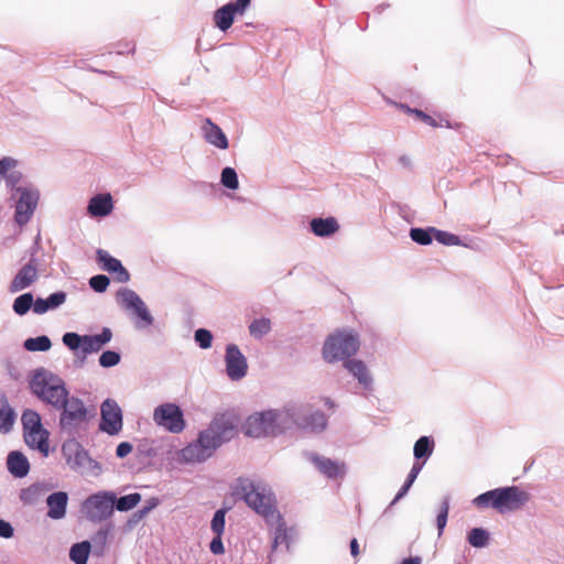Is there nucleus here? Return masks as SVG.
Wrapping results in <instances>:
<instances>
[{
    "label": "nucleus",
    "instance_id": "obj_1",
    "mask_svg": "<svg viewBox=\"0 0 564 564\" xmlns=\"http://www.w3.org/2000/svg\"><path fill=\"white\" fill-rule=\"evenodd\" d=\"M236 425L225 415L216 416L207 429L199 431L195 441L178 453V460L184 464H200L209 459L224 444L234 438Z\"/></svg>",
    "mask_w": 564,
    "mask_h": 564
},
{
    "label": "nucleus",
    "instance_id": "obj_2",
    "mask_svg": "<svg viewBox=\"0 0 564 564\" xmlns=\"http://www.w3.org/2000/svg\"><path fill=\"white\" fill-rule=\"evenodd\" d=\"M56 411H58V429L67 436L85 434L90 421L96 416L95 409L87 406L80 398L73 394Z\"/></svg>",
    "mask_w": 564,
    "mask_h": 564
},
{
    "label": "nucleus",
    "instance_id": "obj_3",
    "mask_svg": "<svg viewBox=\"0 0 564 564\" xmlns=\"http://www.w3.org/2000/svg\"><path fill=\"white\" fill-rule=\"evenodd\" d=\"M529 500V492L517 486H505L478 495L471 503L478 509L492 508L503 514L522 509Z\"/></svg>",
    "mask_w": 564,
    "mask_h": 564
},
{
    "label": "nucleus",
    "instance_id": "obj_4",
    "mask_svg": "<svg viewBox=\"0 0 564 564\" xmlns=\"http://www.w3.org/2000/svg\"><path fill=\"white\" fill-rule=\"evenodd\" d=\"M29 386L40 401L51 405L54 410L70 395L65 381L45 368L33 370Z\"/></svg>",
    "mask_w": 564,
    "mask_h": 564
},
{
    "label": "nucleus",
    "instance_id": "obj_5",
    "mask_svg": "<svg viewBox=\"0 0 564 564\" xmlns=\"http://www.w3.org/2000/svg\"><path fill=\"white\" fill-rule=\"evenodd\" d=\"M359 349V334L351 328H338L326 336L321 354L326 364H345L352 358Z\"/></svg>",
    "mask_w": 564,
    "mask_h": 564
},
{
    "label": "nucleus",
    "instance_id": "obj_6",
    "mask_svg": "<svg viewBox=\"0 0 564 564\" xmlns=\"http://www.w3.org/2000/svg\"><path fill=\"white\" fill-rule=\"evenodd\" d=\"M236 491L248 507L267 520L275 517L278 520L281 519L273 507L272 492L265 484L250 479H238Z\"/></svg>",
    "mask_w": 564,
    "mask_h": 564
},
{
    "label": "nucleus",
    "instance_id": "obj_7",
    "mask_svg": "<svg viewBox=\"0 0 564 564\" xmlns=\"http://www.w3.org/2000/svg\"><path fill=\"white\" fill-rule=\"evenodd\" d=\"M112 339V330L102 327L99 334L80 335L67 332L62 336V343L76 356V364L83 366L88 355L99 352Z\"/></svg>",
    "mask_w": 564,
    "mask_h": 564
},
{
    "label": "nucleus",
    "instance_id": "obj_8",
    "mask_svg": "<svg viewBox=\"0 0 564 564\" xmlns=\"http://www.w3.org/2000/svg\"><path fill=\"white\" fill-rule=\"evenodd\" d=\"M77 437L78 436H68L62 444V455L66 464L74 471L83 473L87 469L91 471L93 475H99L101 465L89 456Z\"/></svg>",
    "mask_w": 564,
    "mask_h": 564
},
{
    "label": "nucleus",
    "instance_id": "obj_9",
    "mask_svg": "<svg viewBox=\"0 0 564 564\" xmlns=\"http://www.w3.org/2000/svg\"><path fill=\"white\" fill-rule=\"evenodd\" d=\"M119 306L135 317V327L145 328L153 324L154 318L140 295L128 288H121L116 293Z\"/></svg>",
    "mask_w": 564,
    "mask_h": 564
},
{
    "label": "nucleus",
    "instance_id": "obj_10",
    "mask_svg": "<svg viewBox=\"0 0 564 564\" xmlns=\"http://www.w3.org/2000/svg\"><path fill=\"white\" fill-rule=\"evenodd\" d=\"M112 498H115V491L110 490H101L90 495L83 502V511L86 518L94 523L110 519L115 512Z\"/></svg>",
    "mask_w": 564,
    "mask_h": 564
},
{
    "label": "nucleus",
    "instance_id": "obj_11",
    "mask_svg": "<svg viewBox=\"0 0 564 564\" xmlns=\"http://www.w3.org/2000/svg\"><path fill=\"white\" fill-rule=\"evenodd\" d=\"M15 195L19 197L15 203L14 221L19 226H24L34 215L40 199V191L33 185H28L17 188Z\"/></svg>",
    "mask_w": 564,
    "mask_h": 564
},
{
    "label": "nucleus",
    "instance_id": "obj_12",
    "mask_svg": "<svg viewBox=\"0 0 564 564\" xmlns=\"http://www.w3.org/2000/svg\"><path fill=\"white\" fill-rule=\"evenodd\" d=\"M153 421L170 433L178 434L185 429L184 413L175 403H163L153 411Z\"/></svg>",
    "mask_w": 564,
    "mask_h": 564
},
{
    "label": "nucleus",
    "instance_id": "obj_13",
    "mask_svg": "<svg viewBox=\"0 0 564 564\" xmlns=\"http://www.w3.org/2000/svg\"><path fill=\"white\" fill-rule=\"evenodd\" d=\"M123 425L122 410L113 399H106L100 405L99 430L110 436L121 432Z\"/></svg>",
    "mask_w": 564,
    "mask_h": 564
},
{
    "label": "nucleus",
    "instance_id": "obj_14",
    "mask_svg": "<svg viewBox=\"0 0 564 564\" xmlns=\"http://www.w3.org/2000/svg\"><path fill=\"white\" fill-rule=\"evenodd\" d=\"M242 430L247 436L256 438L275 435L274 424L270 410L250 415L246 420Z\"/></svg>",
    "mask_w": 564,
    "mask_h": 564
},
{
    "label": "nucleus",
    "instance_id": "obj_15",
    "mask_svg": "<svg viewBox=\"0 0 564 564\" xmlns=\"http://www.w3.org/2000/svg\"><path fill=\"white\" fill-rule=\"evenodd\" d=\"M226 375L231 381H239L248 372V362L236 344H228L225 351Z\"/></svg>",
    "mask_w": 564,
    "mask_h": 564
},
{
    "label": "nucleus",
    "instance_id": "obj_16",
    "mask_svg": "<svg viewBox=\"0 0 564 564\" xmlns=\"http://www.w3.org/2000/svg\"><path fill=\"white\" fill-rule=\"evenodd\" d=\"M37 246V241H35ZM36 247H33L31 259L22 265L9 285L10 293H18L30 288L37 280V260L35 259Z\"/></svg>",
    "mask_w": 564,
    "mask_h": 564
},
{
    "label": "nucleus",
    "instance_id": "obj_17",
    "mask_svg": "<svg viewBox=\"0 0 564 564\" xmlns=\"http://www.w3.org/2000/svg\"><path fill=\"white\" fill-rule=\"evenodd\" d=\"M300 406L301 404L299 403L290 402L281 409H270L275 434L297 427Z\"/></svg>",
    "mask_w": 564,
    "mask_h": 564
},
{
    "label": "nucleus",
    "instance_id": "obj_18",
    "mask_svg": "<svg viewBox=\"0 0 564 564\" xmlns=\"http://www.w3.org/2000/svg\"><path fill=\"white\" fill-rule=\"evenodd\" d=\"M96 261L101 270L115 274V280L119 283H127L130 281V273L123 267L122 262L112 257L108 251L104 249L96 250Z\"/></svg>",
    "mask_w": 564,
    "mask_h": 564
},
{
    "label": "nucleus",
    "instance_id": "obj_19",
    "mask_svg": "<svg viewBox=\"0 0 564 564\" xmlns=\"http://www.w3.org/2000/svg\"><path fill=\"white\" fill-rule=\"evenodd\" d=\"M343 367L361 389L365 391L373 390V376L364 360L352 357L343 364Z\"/></svg>",
    "mask_w": 564,
    "mask_h": 564
},
{
    "label": "nucleus",
    "instance_id": "obj_20",
    "mask_svg": "<svg viewBox=\"0 0 564 564\" xmlns=\"http://www.w3.org/2000/svg\"><path fill=\"white\" fill-rule=\"evenodd\" d=\"M327 416L324 412L317 410L314 412H307L306 408L301 404L300 406V417L297 421V427L301 431L307 433H321L327 426Z\"/></svg>",
    "mask_w": 564,
    "mask_h": 564
},
{
    "label": "nucleus",
    "instance_id": "obj_21",
    "mask_svg": "<svg viewBox=\"0 0 564 564\" xmlns=\"http://www.w3.org/2000/svg\"><path fill=\"white\" fill-rule=\"evenodd\" d=\"M304 456L307 460H310L316 469L330 479H336L338 477L344 476L345 474V464L338 463L328 457H324L313 452H305Z\"/></svg>",
    "mask_w": 564,
    "mask_h": 564
},
{
    "label": "nucleus",
    "instance_id": "obj_22",
    "mask_svg": "<svg viewBox=\"0 0 564 564\" xmlns=\"http://www.w3.org/2000/svg\"><path fill=\"white\" fill-rule=\"evenodd\" d=\"M202 133L204 140L217 149L226 150L229 147V141L223 129L215 123L210 118H206L202 126Z\"/></svg>",
    "mask_w": 564,
    "mask_h": 564
},
{
    "label": "nucleus",
    "instance_id": "obj_23",
    "mask_svg": "<svg viewBox=\"0 0 564 564\" xmlns=\"http://www.w3.org/2000/svg\"><path fill=\"white\" fill-rule=\"evenodd\" d=\"M308 227L311 232L318 238H329L340 228L338 220L334 216L313 217Z\"/></svg>",
    "mask_w": 564,
    "mask_h": 564
},
{
    "label": "nucleus",
    "instance_id": "obj_24",
    "mask_svg": "<svg viewBox=\"0 0 564 564\" xmlns=\"http://www.w3.org/2000/svg\"><path fill=\"white\" fill-rule=\"evenodd\" d=\"M47 517L53 520H61L66 516L68 494L66 491H54L46 498Z\"/></svg>",
    "mask_w": 564,
    "mask_h": 564
},
{
    "label": "nucleus",
    "instance_id": "obj_25",
    "mask_svg": "<svg viewBox=\"0 0 564 564\" xmlns=\"http://www.w3.org/2000/svg\"><path fill=\"white\" fill-rule=\"evenodd\" d=\"M113 210V200L109 193L94 195L87 206V213L90 217L102 218L110 215Z\"/></svg>",
    "mask_w": 564,
    "mask_h": 564
},
{
    "label": "nucleus",
    "instance_id": "obj_26",
    "mask_svg": "<svg viewBox=\"0 0 564 564\" xmlns=\"http://www.w3.org/2000/svg\"><path fill=\"white\" fill-rule=\"evenodd\" d=\"M7 468L15 478H23L30 471V463L22 452L11 451L7 456Z\"/></svg>",
    "mask_w": 564,
    "mask_h": 564
},
{
    "label": "nucleus",
    "instance_id": "obj_27",
    "mask_svg": "<svg viewBox=\"0 0 564 564\" xmlns=\"http://www.w3.org/2000/svg\"><path fill=\"white\" fill-rule=\"evenodd\" d=\"M66 299L67 294L64 291H56L54 293H51L45 299L37 296L35 297L34 313L37 315H42L47 313L48 311L57 310L66 302Z\"/></svg>",
    "mask_w": 564,
    "mask_h": 564
},
{
    "label": "nucleus",
    "instance_id": "obj_28",
    "mask_svg": "<svg viewBox=\"0 0 564 564\" xmlns=\"http://www.w3.org/2000/svg\"><path fill=\"white\" fill-rule=\"evenodd\" d=\"M15 416V411L9 404L6 393L0 392V432H10L14 424Z\"/></svg>",
    "mask_w": 564,
    "mask_h": 564
},
{
    "label": "nucleus",
    "instance_id": "obj_29",
    "mask_svg": "<svg viewBox=\"0 0 564 564\" xmlns=\"http://www.w3.org/2000/svg\"><path fill=\"white\" fill-rule=\"evenodd\" d=\"M24 442L33 449L39 451L44 457L50 454V432L42 430L39 434H32L31 438L29 432L23 434Z\"/></svg>",
    "mask_w": 564,
    "mask_h": 564
},
{
    "label": "nucleus",
    "instance_id": "obj_30",
    "mask_svg": "<svg viewBox=\"0 0 564 564\" xmlns=\"http://www.w3.org/2000/svg\"><path fill=\"white\" fill-rule=\"evenodd\" d=\"M21 422L23 426V434L25 432H29V436L31 437L32 434H39L42 430H46L43 426L42 417L41 415L31 409H26L23 411L21 415Z\"/></svg>",
    "mask_w": 564,
    "mask_h": 564
},
{
    "label": "nucleus",
    "instance_id": "obj_31",
    "mask_svg": "<svg viewBox=\"0 0 564 564\" xmlns=\"http://www.w3.org/2000/svg\"><path fill=\"white\" fill-rule=\"evenodd\" d=\"M435 442L432 436L423 435L419 437L413 446L415 462H426L433 454Z\"/></svg>",
    "mask_w": 564,
    "mask_h": 564
},
{
    "label": "nucleus",
    "instance_id": "obj_32",
    "mask_svg": "<svg viewBox=\"0 0 564 564\" xmlns=\"http://www.w3.org/2000/svg\"><path fill=\"white\" fill-rule=\"evenodd\" d=\"M423 466H424V462H421V463L415 462L412 465V468H411L410 473L408 474L405 481L403 482V485L397 492L393 500L390 502L389 508L392 507L393 505H395L399 500H401L403 497H405L408 495L409 490L411 489L412 485L414 484L419 474L421 473Z\"/></svg>",
    "mask_w": 564,
    "mask_h": 564
},
{
    "label": "nucleus",
    "instance_id": "obj_33",
    "mask_svg": "<svg viewBox=\"0 0 564 564\" xmlns=\"http://www.w3.org/2000/svg\"><path fill=\"white\" fill-rule=\"evenodd\" d=\"M235 17L236 15L232 12L231 6H228L226 3L214 12L215 26L218 28L220 31L226 32L228 29L231 28L235 21Z\"/></svg>",
    "mask_w": 564,
    "mask_h": 564
},
{
    "label": "nucleus",
    "instance_id": "obj_34",
    "mask_svg": "<svg viewBox=\"0 0 564 564\" xmlns=\"http://www.w3.org/2000/svg\"><path fill=\"white\" fill-rule=\"evenodd\" d=\"M34 307H35V297L32 292H25V293L20 294L19 296H17L13 300V303H12V311L18 316H24L30 311L34 312Z\"/></svg>",
    "mask_w": 564,
    "mask_h": 564
},
{
    "label": "nucleus",
    "instance_id": "obj_35",
    "mask_svg": "<svg viewBox=\"0 0 564 564\" xmlns=\"http://www.w3.org/2000/svg\"><path fill=\"white\" fill-rule=\"evenodd\" d=\"M91 552V543L88 540L74 543L69 549V558L75 564H87Z\"/></svg>",
    "mask_w": 564,
    "mask_h": 564
},
{
    "label": "nucleus",
    "instance_id": "obj_36",
    "mask_svg": "<svg viewBox=\"0 0 564 564\" xmlns=\"http://www.w3.org/2000/svg\"><path fill=\"white\" fill-rule=\"evenodd\" d=\"M112 529L113 524L111 522H108L104 527L99 528L97 532L91 536V549L94 550V553L96 555H101L104 553L108 536Z\"/></svg>",
    "mask_w": 564,
    "mask_h": 564
},
{
    "label": "nucleus",
    "instance_id": "obj_37",
    "mask_svg": "<svg viewBox=\"0 0 564 564\" xmlns=\"http://www.w3.org/2000/svg\"><path fill=\"white\" fill-rule=\"evenodd\" d=\"M435 227H411L409 236L420 246H429L433 242Z\"/></svg>",
    "mask_w": 564,
    "mask_h": 564
},
{
    "label": "nucleus",
    "instance_id": "obj_38",
    "mask_svg": "<svg viewBox=\"0 0 564 564\" xmlns=\"http://www.w3.org/2000/svg\"><path fill=\"white\" fill-rule=\"evenodd\" d=\"M141 498L142 497L139 492H132L121 497H117L115 494V498H112L115 510L120 512L132 510L141 501Z\"/></svg>",
    "mask_w": 564,
    "mask_h": 564
},
{
    "label": "nucleus",
    "instance_id": "obj_39",
    "mask_svg": "<svg viewBox=\"0 0 564 564\" xmlns=\"http://www.w3.org/2000/svg\"><path fill=\"white\" fill-rule=\"evenodd\" d=\"M52 347V341L48 336L40 335L36 337H29L23 341V348L28 351H47Z\"/></svg>",
    "mask_w": 564,
    "mask_h": 564
},
{
    "label": "nucleus",
    "instance_id": "obj_40",
    "mask_svg": "<svg viewBox=\"0 0 564 564\" xmlns=\"http://www.w3.org/2000/svg\"><path fill=\"white\" fill-rule=\"evenodd\" d=\"M467 541L473 547L482 549L489 544L490 534L484 528H473L467 534Z\"/></svg>",
    "mask_w": 564,
    "mask_h": 564
},
{
    "label": "nucleus",
    "instance_id": "obj_41",
    "mask_svg": "<svg viewBox=\"0 0 564 564\" xmlns=\"http://www.w3.org/2000/svg\"><path fill=\"white\" fill-rule=\"evenodd\" d=\"M271 330V321L265 317L256 318L249 325V333L257 339H261Z\"/></svg>",
    "mask_w": 564,
    "mask_h": 564
},
{
    "label": "nucleus",
    "instance_id": "obj_42",
    "mask_svg": "<svg viewBox=\"0 0 564 564\" xmlns=\"http://www.w3.org/2000/svg\"><path fill=\"white\" fill-rule=\"evenodd\" d=\"M220 184L231 191L239 188V178L237 171L231 166H226L220 172Z\"/></svg>",
    "mask_w": 564,
    "mask_h": 564
},
{
    "label": "nucleus",
    "instance_id": "obj_43",
    "mask_svg": "<svg viewBox=\"0 0 564 564\" xmlns=\"http://www.w3.org/2000/svg\"><path fill=\"white\" fill-rule=\"evenodd\" d=\"M227 508L217 509L210 521V530L216 535H223L226 524Z\"/></svg>",
    "mask_w": 564,
    "mask_h": 564
},
{
    "label": "nucleus",
    "instance_id": "obj_44",
    "mask_svg": "<svg viewBox=\"0 0 564 564\" xmlns=\"http://www.w3.org/2000/svg\"><path fill=\"white\" fill-rule=\"evenodd\" d=\"M448 512H449V497L445 496L442 500L438 513L436 516V527L438 530V536H441L443 534V531L447 524Z\"/></svg>",
    "mask_w": 564,
    "mask_h": 564
},
{
    "label": "nucleus",
    "instance_id": "obj_45",
    "mask_svg": "<svg viewBox=\"0 0 564 564\" xmlns=\"http://www.w3.org/2000/svg\"><path fill=\"white\" fill-rule=\"evenodd\" d=\"M120 361V352L112 349L104 350L98 358L99 366L102 368H112L119 365Z\"/></svg>",
    "mask_w": 564,
    "mask_h": 564
},
{
    "label": "nucleus",
    "instance_id": "obj_46",
    "mask_svg": "<svg viewBox=\"0 0 564 564\" xmlns=\"http://www.w3.org/2000/svg\"><path fill=\"white\" fill-rule=\"evenodd\" d=\"M434 239L444 246H462V239L459 236L435 228Z\"/></svg>",
    "mask_w": 564,
    "mask_h": 564
},
{
    "label": "nucleus",
    "instance_id": "obj_47",
    "mask_svg": "<svg viewBox=\"0 0 564 564\" xmlns=\"http://www.w3.org/2000/svg\"><path fill=\"white\" fill-rule=\"evenodd\" d=\"M213 334L206 328H198L194 333V340L202 349H208L213 344Z\"/></svg>",
    "mask_w": 564,
    "mask_h": 564
},
{
    "label": "nucleus",
    "instance_id": "obj_48",
    "mask_svg": "<svg viewBox=\"0 0 564 564\" xmlns=\"http://www.w3.org/2000/svg\"><path fill=\"white\" fill-rule=\"evenodd\" d=\"M88 284L95 292L104 293L110 284V279L106 274H96L89 279Z\"/></svg>",
    "mask_w": 564,
    "mask_h": 564
},
{
    "label": "nucleus",
    "instance_id": "obj_49",
    "mask_svg": "<svg viewBox=\"0 0 564 564\" xmlns=\"http://www.w3.org/2000/svg\"><path fill=\"white\" fill-rule=\"evenodd\" d=\"M23 180V174L20 171H11L8 175H6V186L12 192V198L15 197L17 188H20L19 184Z\"/></svg>",
    "mask_w": 564,
    "mask_h": 564
},
{
    "label": "nucleus",
    "instance_id": "obj_50",
    "mask_svg": "<svg viewBox=\"0 0 564 564\" xmlns=\"http://www.w3.org/2000/svg\"><path fill=\"white\" fill-rule=\"evenodd\" d=\"M18 164V161L10 156H3L0 159V177H4L10 173V170L14 169Z\"/></svg>",
    "mask_w": 564,
    "mask_h": 564
},
{
    "label": "nucleus",
    "instance_id": "obj_51",
    "mask_svg": "<svg viewBox=\"0 0 564 564\" xmlns=\"http://www.w3.org/2000/svg\"><path fill=\"white\" fill-rule=\"evenodd\" d=\"M288 534L284 523H279L274 531L272 547L275 549L279 544L286 542Z\"/></svg>",
    "mask_w": 564,
    "mask_h": 564
},
{
    "label": "nucleus",
    "instance_id": "obj_52",
    "mask_svg": "<svg viewBox=\"0 0 564 564\" xmlns=\"http://www.w3.org/2000/svg\"><path fill=\"white\" fill-rule=\"evenodd\" d=\"M227 4L231 6V9H232V12L235 13V15H237V14L242 15L250 7L251 0H236V1H230Z\"/></svg>",
    "mask_w": 564,
    "mask_h": 564
},
{
    "label": "nucleus",
    "instance_id": "obj_53",
    "mask_svg": "<svg viewBox=\"0 0 564 564\" xmlns=\"http://www.w3.org/2000/svg\"><path fill=\"white\" fill-rule=\"evenodd\" d=\"M411 115L433 128H437L438 126L437 120L420 109L414 108Z\"/></svg>",
    "mask_w": 564,
    "mask_h": 564
},
{
    "label": "nucleus",
    "instance_id": "obj_54",
    "mask_svg": "<svg viewBox=\"0 0 564 564\" xmlns=\"http://www.w3.org/2000/svg\"><path fill=\"white\" fill-rule=\"evenodd\" d=\"M159 505V500L156 498H151L147 500L145 506H143L141 509H139L134 516L138 519H142L145 517L150 511H152L156 506Z\"/></svg>",
    "mask_w": 564,
    "mask_h": 564
},
{
    "label": "nucleus",
    "instance_id": "obj_55",
    "mask_svg": "<svg viewBox=\"0 0 564 564\" xmlns=\"http://www.w3.org/2000/svg\"><path fill=\"white\" fill-rule=\"evenodd\" d=\"M223 535H216L213 538V540L209 543V550L215 555H220L225 553V547L223 543Z\"/></svg>",
    "mask_w": 564,
    "mask_h": 564
},
{
    "label": "nucleus",
    "instance_id": "obj_56",
    "mask_svg": "<svg viewBox=\"0 0 564 564\" xmlns=\"http://www.w3.org/2000/svg\"><path fill=\"white\" fill-rule=\"evenodd\" d=\"M14 535V528L13 525L4 520V519H0V538H3V539H11L13 538Z\"/></svg>",
    "mask_w": 564,
    "mask_h": 564
},
{
    "label": "nucleus",
    "instance_id": "obj_57",
    "mask_svg": "<svg viewBox=\"0 0 564 564\" xmlns=\"http://www.w3.org/2000/svg\"><path fill=\"white\" fill-rule=\"evenodd\" d=\"M133 449V446L129 442H121L118 444L116 448V456L118 458H124L127 457Z\"/></svg>",
    "mask_w": 564,
    "mask_h": 564
},
{
    "label": "nucleus",
    "instance_id": "obj_58",
    "mask_svg": "<svg viewBox=\"0 0 564 564\" xmlns=\"http://www.w3.org/2000/svg\"><path fill=\"white\" fill-rule=\"evenodd\" d=\"M349 547H350V553L352 556L356 557L357 555H359V553H360L359 543L356 538L350 540Z\"/></svg>",
    "mask_w": 564,
    "mask_h": 564
},
{
    "label": "nucleus",
    "instance_id": "obj_59",
    "mask_svg": "<svg viewBox=\"0 0 564 564\" xmlns=\"http://www.w3.org/2000/svg\"><path fill=\"white\" fill-rule=\"evenodd\" d=\"M400 564H422V558L420 556H410L403 558Z\"/></svg>",
    "mask_w": 564,
    "mask_h": 564
},
{
    "label": "nucleus",
    "instance_id": "obj_60",
    "mask_svg": "<svg viewBox=\"0 0 564 564\" xmlns=\"http://www.w3.org/2000/svg\"><path fill=\"white\" fill-rule=\"evenodd\" d=\"M395 106H397L400 110L404 111V112H405V113H408V115H411V113H412V111H413V109H414V108H411L409 105H406V104H402V102H400V104H395Z\"/></svg>",
    "mask_w": 564,
    "mask_h": 564
},
{
    "label": "nucleus",
    "instance_id": "obj_61",
    "mask_svg": "<svg viewBox=\"0 0 564 564\" xmlns=\"http://www.w3.org/2000/svg\"><path fill=\"white\" fill-rule=\"evenodd\" d=\"M399 162H400L403 166H406V167L411 165V160H410V158H409V156H406V155H402V156H400Z\"/></svg>",
    "mask_w": 564,
    "mask_h": 564
},
{
    "label": "nucleus",
    "instance_id": "obj_62",
    "mask_svg": "<svg viewBox=\"0 0 564 564\" xmlns=\"http://www.w3.org/2000/svg\"><path fill=\"white\" fill-rule=\"evenodd\" d=\"M437 123H438L437 127L452 128V126L447 119H441L440 121H437Z\"/></svg>",
    "mask_w": 564,
    "mask_h": 564
},
{
    "label": "nucleus",
    "instance_id": "obj_63",
    "mask_svg": "<svg viewBox=\"0 0 564 564\" xmlns=\"http://www.w3.org/2000/svg\"><path fill=\"white\" fill-rule=\"evenodd\" d=\"M400 215H401L404 219H406V212H405V207H401V208H400Z\"/></svg>",
    "mask_w": 564,
    "mask_h": 564
},
{
    "label": "nucleus",
    "instance_id": "obj_64",
    "mask_svg": "<svg viewBox=\"0 0 564 564\" xmlns=\"http://www.w3.org/2000/svg\"><path fill=\"white\" fill-rule=\"evenodd\" d=\"M387 7H388V4H380V6H378V7H377V10H378V12L380 13V12H382Z\"/></svg>",
    "mask_w": 564,
    "mask_h": 564
}]
</instances>
